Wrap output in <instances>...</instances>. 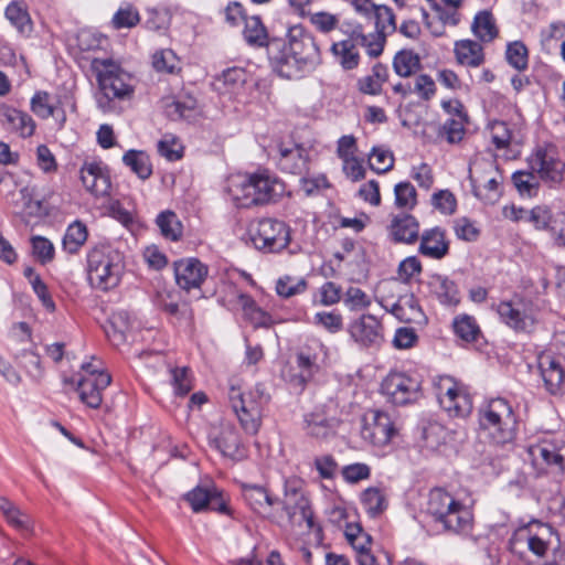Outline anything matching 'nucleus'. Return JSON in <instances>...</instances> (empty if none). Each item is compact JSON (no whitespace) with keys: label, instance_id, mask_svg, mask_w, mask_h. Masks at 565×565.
<instances>
[{"label":"nucleus","instance_id":"393cba45","mask_svg":"<svg viewBox=\"0 0 565 565\" xmlns=\"http://www.w3.org/2000/svg\"><path fill=\"white\" fill-rule=\"evenodd\" d=\"M0 124L22 138L31 137L35 130V122L29 114L6 104H0Z\"/></svg>","mask_w":565,"mask_h":565},{"label":"nucleus","instance_id":"0eeeda50","mask_svg":"<svg viewBox=\"0 0 565 565\" xmlns=\"http://www.w3.org/2000/svg\"><path fill=\"white\" fill-rule=\"evenodd\" d=\"M125 273V257L109 245L93 248L87 255V275L92 287L107 291L116 288Z\"/></svg>","mask_w":565,"mask_h":565},{"label":"nucleus","instance_id":"603ef678","mask_svg":"<svg viewBox=\"0 0 565 565\" xmlns=\"http://www.w3.org/2000/svg\"><path fill=\"white\" fill-rule=\"evenodd\" d=\"M195 99L189 97L185 100H171L166 103L164 113L172 120L189 119L195 110Z\"/></svg>","mask_w":565,"mask_h":565},{"label":"nucleus","instance_id":"f257e3e1","mask_svg":"<svg viewBox=\"0 0 565 565\" xmlns=\"http://www.w3.org/2000/svg\"><path fill=\"white\" fill-rule=\"evenodd\" d=\"M227 193L237 207H250L277 201L285 193V184L267 171L232 177Z\"/></svg>","mask_w":565,"mask_h":565},{"label":"nucleus","instance_id":"7ed1b4c3","mask_svg":"<svg viewBox=\"0 0 565 565\" xmlns=\"http://www.w3.org/2000/svg\"><path fill=\"white\" fill-rule=\"evenodd\" d=\"M288 50L277 57L279 73L287 78L310 73L321 63L320 49L316 39L301 25L288 30Z\"/></svg>","mask_w":565,"mask_h":565},{"label":"nucleus","instance_id":"680f3d73","mask_svg":"<svg viewBox=\"0 0 565 565\" xmlns=\"http://www.w3.org/2000/svg\"><path fill=\"white\" fill-rule=\"evenodd\" d=\"M343 303L350 311H361L370 307L371 298L358 287H349L344 292Z\"/></svg>","mask_w":565,"mask_h":565},{"label":"nucleus","instance_id":"052dcab7","mask_svg":"<svg viewBox=\"0 0 565 565\" xmlns=\"http://www.w3.org/2000/svg\"><path fill=\"white\" fill-rule=\"evenodd\" d=\"M375 18L376 32L386 35L396 29L395 15L391 8L376 6L372 14Z\"/></svg>","mask_w":565,"mask_h":565},{"label":"nucleus","instance_id":"9d476101","mask_svg":"<svg viewBox=\"0 0 565 565\" xmlns=\"http://www.w3.org/2000/svg\"><path fill=\"white\" fill-rule=\"evenodd\" d=\"M497 312L501 322L516 333H532L537 323L534 305L521 297L499 302Z\"/></svg>","mask_w":565,"mask_h":565},{"label":"nucleus","instance_id":"774afa93","mask_svg":"<svg viewBox=\"0 0 565 565\" xmlns=\"http://www.w3.org/2000/svg\"><path fill=\"white\" fill-rule=\"evenodd\" d=\"M309 21L315 29L321 33H330L339 25V17L326 11H318L309 14Z\"/></svg>","mask_w":565,"mask_h":565},{"label":"nucleus","instance_id":"2eb2a0df","mask_svg":"<svg viewBox=\"0 0 565 565\" xmlns=\"http://www.w3.org/2000/svg\"><path fill=\"white\" fill-rule=\"evenodd\" d=\"M530 169L548 184H559L564 180L565 162L550 148H537L527 159Z\"/></svg>","mask_w":565,"mask_h":565},{"label":"nucleus","instance_id":"0e129e2a","mask_svg":"<svg viewBox=\"0 0 565 565\" xmlns=\"http://www.w3.org/2000/svg\"><path fill=\"white\" fill-rule=\"evenodd\" d=\"M152 65L158 72L169 74L175 73L179 67V60L172 50H161L152 56Z\"/></svg>","mask_w":565,"mask_h":565},{"label":"nucleus","instance_id":"9b49d317","mask_svg":"<svg viewBox=\"0 0 565 565\" xmlns=\"http://www.w3.org/2000/svg\"><path fill=\"white\" fill-rule=\"evenodd\" d=\"M254 246L263 252L278 253L290 243V227L282 221L262 218L249 230Z\"/></svg>","mask_w":565,"mask_h":565},{"label":"nucleus","instance_id":"e433bc0d","mask_svg":"<svg viewBox=\"0 0 565 565\" xmlns=\"http://www.w3.org/2000/svg\"><path fill=\"white\" fill-rule=\"evenodd\" d=\"M0 512L3 518L15 530L22 533H29L33 529V521L29 514L20 510L13 502L7 498L0 497Z\"/></svg>","mask_w":565,"mask_h":565},{"label":"nucleus","instance_id":"39448f33","mask_svg":"<svg viewBox=\"0 0 565 565\" xmlns=\"http://www.w3.org/2000/svg\"><path fill=\"white\" fill-rule=\"evenodd\" d=\"M426 512L447 532L462 534L472 527L471 510L443 489L429 492Z\"/></svg>","mask_w":565,"mask_h":565},{"label":"nucleus","instance_id":"09e8293b","mask_svg":"<svg viewBox=\"0 0 565 565\" xmlns=\"http://www.w3.org/2000/svg\"><path fill=\"white\" fill-rule=\"evenodd\" d=\"M361 503L372 518L380 515L387 507L386 499L379 488H367L361 494Z\"/></svg>","mask_w":565,"mask_h":565},{"label":"nucleus","instance_id":"c03bdc74","mask_svg":"<svg viewBox=\"0 0 565 565\" xmlns=\"http://www.w3.org/2000/svg\"><path fill=\"white\" fill-rule=\"evenodd\" d=\"M122 161L141 180H147L152 174L150 158L145 151L134 149L128 150L124 154Z\"/></svg>","mask_w":565,"mask_h":565},{"label":"nucleus","instance_id":"1a4fd4ad","mask_svg":"<svg viewBox=\"0 0 565 565\" xmlns=\"http://www.w3.org/2000/svg\"><path fill=\"white\" fill-rule=\"evenodd\" d=\"M383 395L394 405L416 403L423 396L422 380L417 374L392 371L382 382Z\"/></svg>","mask_w":565,"mask_h":565},{"label":"nucleus","instance_id":"4468645a","mask_svg":"<svg viewBox=\"0 0 565 565\" xmlns=\"http://www.w3.org/2000/svg\"><path fill=\"white\" fill-rule=\"evenodd\" d=\"M347 331L351 340L361 349H375L384 341L383 326L371 313H363L350 321Z\"/></svg>","mask_w":565,"mask_h":565},{"label":"nucleus","instance_id":"e2e57ef3","mask_svg":"<svg viewBox=\"0 0 565 565\" xmlns=\"http://www.w3.org/2000/svg\"><path fill=\"white\" fill-rule=\"evenodd\" d=\"M467 122V115H457V117H449L443 125V135L449 143L459 142L465 135V124Z\"/></svg>","mask_w":565,"mask_h":565},{"label":"nucleus","instance_id":"f03ea898","mask_svg":"<svg viewBox=\"0 0 565 565\" xmlns=\"http://www.w3.org/2000/svg\"><path fill=\"white\" fill-rule=\"evenodd\" d=\"M92 70L98 83L96 103L102 111L114 113L117 110L116 100L132 98L131 76L118 63L110 58H94Z\"/></svg>","mask_w":565,"mask_h":565},{"label":"nucleus","instance_id":"ddd939ff","mask_svg":"<svg viewBox=\"0 0 565 565\" xmlns=\"http://www.w3.org/2000/svg\"><path fill=\"white\" fill-rule=\"evenodd\" d=\"M529 455L535 466H546L553 472L565 470V440L546 436L529 447Z\"/></svg>","mask_w":565,"mask_h":565},{"label":"nucleus","instance_id":"6ab92c4d","mask_svg":"<svg viewBox=\"0 0 565 565\" xmlns=\"http://www.w3.org/2000/svg\"><path fill=\"white\" fill-rule=\"evenodd\" d=\"M184 499L191 505L193 512L199 513L206 509L216 511L223 514L228 513L227 502L223 492L216 487H202L198 486L189 491Z\"/></svg>","mask_w":565,"mask_h":565},{"label":"nucleus","instance_id":"ea45409f","mask_svg":"<svg viewBox=\"0 0 565 565\" xmlns=\"http://www.w3.org/2000/svg\"><path fill=\"white\" fill-rule=\"evenodd\" d=\"M237 302L242 308L244 318L255 328L269 327L271 324V317L264 311L249 295L239 294L237 296Z\"/></svg>","mask_w":565,"mask_h":565},{"label":"nucleus","instance_id":"72a5a7b5","mask_svg":"<svg viewBox=\"0 0 565 565\" xmlns=\"http://www.w3.org/2000/svg\"><path fill=\"white\" fill-rule=\"evenodd\" d=\"M339 420L327 417L322 413H310L305 416V430L307 435L317 439H326L337 431Z\"/></svg>","mask_w":565,"mask_h":565},{"label":"nucleus","instance_id":"bb28decb","mask_svg":"<svg viewBox=\"0 0 565 565\" xmlns=\"http://www.w3.org/2000/svg\"><path fill=\"white\" fill-rule=\"evenodd\" d=\"M387 230L395 243L411 245L419 238V222L411 214L401 213L393 216Z\"/></svg>","mask_w":565,"mask_h":565},{"label":"nucleus","instance_id":"aec40b11","mask_svg":"<svg viewBox=\"0 0 565 565\" xmlns=\"http://www.w3.org/2000/svg\"><path fill=\"white\" fill-rule=\"evenodd\" d=\"M207 274V266L198 258L189 257L174 263L175 281L183 290L199 289Z\"/></svg>","mask_w":565,"mask_h":565},{"label":"nucleus","instance_id":"37998d69","mask_svg":"<svg viewBox=\"0 0 565 565\" xmlns=\"http://www.w3.org/2000/svg\"><path fill=\"white\" fill-rule=\"evenodd\" d=\"M87 227L84 223L75 221L70 224L63 236V249L68 254H76L87 241Z\"/></svg>","mask_w":565,"mask_h":565},{"label":"nucleus","instance_id":"6e6552de","mask_svg":"<svg viewBox=\"0 0 565 565\" xmlns=\"http://www.w3.org/2000/svg\"><path fill=\"white\" fill-rule=\"evenodd\" d=\"M472 194L484 204H495L502 195V175L492 160H479L469 167Z\"/></svg>","mask_w":565,"mask_h":565},{"label":"nucleus","instance_id":"4be33fe9","mask_svg":"<svg viewBox=\"0 0 565 565\" xmlns=\"http://www.w3.org/2000/svg\"><path fill=\"white\" fill-rule=\"evenodd\" d=\"M275 151V158L281 171L301 174L307 169V151L303 147L294 142H279Z\"/></svg>","mask_w":565,"mask_h":565},{"label":"nucleus","instance_id":"3c124183","mask_svg":"<svg viewBox=\"0 0 565 565\" xmlns=\"http://www.w3.org/2000/svg\"><path fill=\"white\" fill-rule=\"evenodd\" d=\"M305 278H298L290 275L281 276L276 281V292L279 297L290 298L303 294L307 289Z\"/></svg>","mask_w":565,"mask_h":565},{"label":"nucleus","instance_id":"49530a36","mask_svg":"<svg viewBox=\"0 0 565 565\" xmlns=\"http://www.w3.org/2000/svg\"><path fill=\"white\" fill-rule=\"evenodd\" d=\"M420 58L418 54L409 50L397 52L393 60V68L395 73L402 77H409L420 70Z\"/></svg>","mask_w":565,"mask_h":565},{"label":"nucleus","instance_id":"a878e982","mask_svg":"<svg viewBox=\"0 0 565 565\" xmlns=\"http://www.w3.org/2000/svg\"><path fill=\"white\" fill-rule=\"evenodd\" d=\"M210 441L223 456L233 459L243 457L239 434L231 424H223L218 430L211 433Z\"/></svg>","mask_w":565,"mask_h":565},{"label":"nucleus","instance_id":"de8ad7c7","mask_svg":"<svg viewBox=\"0 0 565 565\" xmlns=\"http://www.w3.org/2000/svg\"><path fill=\"white\" fill-rule=\"evenodd\" d=\"M394 154L384 146H375L369 154V166L376 173H386L394 167Z\"/></svg>","mask_w":565,"mask_h":565},{"label":"nucleus","instance_id":"bf43d9fd","mask_svg":"<svg viewBox=\"0 0 565 565\" xmlns=\"http://www.w3.org/2000/svg\"><path fill=\"white\" fill-rule=\"evenodd\" d=\"M32 253L33 256L41 263L47 264L54 259L55 248L53 243L40 235L31 237Z\"/></svg>","mask_w":565,"mask_h":565},{"label":"nucleus","instance_id":"a18cd8bd","mask_svg":"<svg viewBox=\"0 0 565 565\" xmlns=\"http://www.w3.org/2000/svg\"><path fill=\"white\" fill-rule=\"evenodd\" d=\"M156 223L164 238L177 242L182 237L183 226L174 212L169 210L161 212Z\"/></svg>","mask_w":565,"mask_h":565},{"label":"nucleus","instance_id":"5fc2aeb1","mask_svg":"<svg viewBox=\"0 0 565 565\" xmlns=\"http://www.w3.org/2000/svg\"><path fill=\"white\" fill-rule=\"evenodd\" d=\"M395 205L399 209L413 210L417 204V193L411 182H399L394 188Z\"/></svg>","mask_w":565,"mask_h":565},{"label":"nucleus","instance_id":"c9c22d12","mask_svg":"<svg viewBox=\"0 0 565 565\" xmlns=\"http://www.w3.org/2000/svg\"><path fill=\"white\" fill-rule=\"evenodd\" d=\"M246 78L247 75L243 68L231 67L216 78V88L221 94L236 98L242 94Z\"/></svg>","mask_w":565,"mask_h":565},{"label":"nucleus","instance_id":"5701e85b","mask_svg":"<svg viewBox=\"0 0 565 565\" xmlns=\"http://www.w3.org/2000/svg\"><path fill=\"white\" fill-rule=\"evenodd\" d=\"M81 180L85 189L95 196L109 194L111 182L108 170L99 162H85L81 169Z\"/></svg>","mask_w":565,"mask_h":565},{"label":"nucleus","instance_id":"423d86ee","mask_svg":"<svg viewBox=\"0 0 565 565\" xmlns=\"http://www.w3.org/2000/svg\"><path fill=\"white\" fill-rule=\"evenodd\" d=\"M479 425L494 444L504 445L516 436L518 416L507 399L497 397L479 408Z\"/></svg>","mask_w":565,"mask_h":565},{"label":"nucleus","instance_id":"c756f323","mask_svg":"<svg viewBox=\"0 0 565 565\" xmlns=\"http://www.w3.org/2000/svg\"><path fill=\"white\" fill-rule=\"evenodd\" d=\"M282 509L287 515L292 512H303L309 509V499L305 495L302 489V481L296 477L287 478L284 482V500L281 501Z\"/></svg>","mask_w":565,"mask_h":565},{"label":"nucleus","instance_id":"7c9ffc66","mask_svg":"<svg viewBox=\"0 0 565 565\" xmlns=\"http://www.w3.org/2000/svg\"><path fill=\"white\" fill-rule=\"evenodd\" d=\"M359 43L355 36V30L345 40L332 43L330 51L335 61L345 71L354 70L360 63Z\"/></svg>","mask_w":565,"mask_h":565},{"label":"nucleus","instance_id":"864d4df0","mask_svg":"<svg viewBox=\"0 0 565 565\" xmlns=\"http://www.w3.org/2000/svg\"><path fill=\"white\" fill-rule=\"evenodd\" d=\"M6 18L11 22L19 32L25 33L31 31L32 24L28 11L17 2L10 3L6 8Z\"/></svg>","mask_w":565,"mask_h":565},{"label":"nucleus","instance_id":"f3484780","mask_svg":"<svg viewBox=\"0 0 565 565\" xmlns=\"http://www.w3.org/2000/svg\"><path fill=\"white\" fill-rule=\"evenodd\" d=\"M320 355L310 347L302 348L296 358L299 373H294L291 367L281 371L282 379L296 388L302 390L305 385L319 372Z\"/></svg>","mask_w":565,"mask_h":565},{"label":"nucleus","instance_id":"20e7f679","mask_svg":"<svg viewBox=\"0 0 565 565\" xmlns=\"http://www.w3.org/2000/svg\"><path fill=\"white\" fill-rule=\"evenodd\" d=\"M270 398V394L263 383L255 384L246 392L234 386L230 388V406L246 435L255 436L258 434L263 424L265 407L269 404Z\"/></svg>","mask_w":565,"mask_h":565},{"label":"nucleus","instance_id":"13d9d810","mask_svg":"<svg viewBox=\"0 0 565 565\" xmlns=\"http://www.w3.org/2000/svg\"><path fill=\"white\" fill-rule=\"evenodd\" d=\"M535 172L532 170L527 171H516L512 175V181L520 194L534 196L539 190V183L535 178Z\"/></svg>","mask_w":565,"mask_h":565},{"label":"nucleus","instance_id":"473e14b6","mask_svg":"<svg viewBox=\"0 0 565 565\" xmlns=\"http://www.w3.org/2000/svg\"><path fill=\"white\" fill-rule=\"evenodd\" d=\"M541 375L546 390L551 394L561 393L564 390L565 373L562 365L551 355L540 359Z\"/></svg>","mask_w":565,"mask_h":565},{"label":"nucleus","instance_id":"a211bd4d","mask_svg":"<svg viewBox=\"0 0 565 565\" xmlns=\"http://www.w3.org/2000/svg\"><path fill=\"white\" fill-rule=\"evenodd\" d=\"M531 223L536 230L547 231L555 245L565 247V212L553 213L545 205H537L531 210Z\"/></svg>","mask_w":565,"mask_h":565},{"label":"nucleus","instance_id":"4d7b16f0","mask_svg":"<svg viewBox=\"0 0 565 565\" xmlns=\"http://www.w3.org/2000/svg\"><path fill=\"white\" fill-rule=\"evenodd\" d=\"M455 333L467 342L475 341L480 332L475 318L462 315L454 320Z\"/></svg>","mask_w":565,"mask_h":565},{"label":"nucleus","instance_id":"79ce46f5","mask_svg":"<svg viewBox=\"0 0 565 565\" xmlns=\"http://www.w3.org/2000/svg\"><path fill=\"white\" fill-rule=\"evenodd\" d=\"M243 35L245 41L252 46L263 47L268 45L267 30L257 15L245 18Z\"/></svg>","mask_w":565,"mask_h":565},{"label":"nucleus","instance_id":"6e6d98bb","mask_svg":"<svg viewBox=\"0 0 565 565\" xmlns=\"http://www.w3.org/2000/svg\"><path fill=\"white\" fill-rule=\"evenodd\" d=\"M140 21L138 10L130 3L122 4L113 17L115 29H130L136 26Z\"/></svg>","mask_w":565,"mask_h":565},{"label":"nucleus","instance_id":"2f4dec72","mask_svg":"<svg viewBox=\"0 0 565 565\" xmlns=\"http://www.w3.org/2000/svg\"><path fill=\"white\" fill-rule=\"evenodd\" d=\"M429 292L444 306L456 307L460 302L457 284L447 276L433 275L428 280Z\"/></svg>","mask_w":565,"mask_h":565},{"label":"nucleus","instance_id":"69168bd1","mask_svg":"<svg viewBox=\"0 0 565 565\" xmlns=\"http://www.w3.org/2000/svg\"><path fill=\"white\" fill-rule=\"evenodd\" d=\"M30 104L31 110L42 119L55 116L56 108L51 103V96L47 92H36L31 98Z\"/></svg>","mask_w":565,"mask_h":565},{"label":"nucleus","instance_id":"cd10ccee","mask_svg":"<svg viewBox=\"0 0 565 565\" xmlns=\"http://www.w3.org/2000/svg\"><path fill=\"white\" fill-rule=\"evenodd\" d=\"M418 252L431 259H443L449 253V241L446 232L439 226L425 230L420 235Z\"/></svg>","mask_w":565,"mask_h":565},{"label":"nucleus","instance_id":"c85d7f7f","mask_svg":"<svg viewBox=\"0 0 565 565\" xmlns=\"http://www.w3.org/2000/svg\"><path fill=\"white\" fill-rule=\"evenodd\" d=\"M242 494L249 508L262 518L270 519L271 509L279 499L269 494L266 488L257 484H244Z\"/></svg>","mask_w":565,"mask_h":565},{"label":"nucleus","instance_id":"f704fd0d","mask_svg":"<svg viewBox=\"0 0 565 565\" xmlns=\"http://www.w3.org/2000/svg\"><path fill=\"white\" fill-rule=\"evenodd\" d=\"M170 295H158V306L166 312L170 319L180 328H190L193 322V312L185 302L179 305L172 300H168Z\"/></svg>","mask_w":565,"mask_h":565},{"label":"nucleus","instance_id":"b1692460","mask_svg":"<svg viewBox=\"0 0 565 565\" xmlns=\"http://www.w3.org/2000/svg\"><path fill=\"white\" fill-rule=\"evenodd\" d=\"M553 535L552 526L541 522H532L518 534V541H524L527 548L535 556L543 557L551 545Z\"/></svg>","mask_w":565,"mask_h":565},{"label":"nucleus","instance_id":"dca6fc26","mask_svg":"<svg viewBox=\"0 0 565 565\" xmlns=\"http://www.w3.org/2000/svg\"><path fill=\"white\" fill-rule=\"evenodd\" d=\"M395 434L394 422L387 413L372 409L363 416L361 436L371 445L383 447L391 441Z\"/></svg>","mask_w":565,"mask_h":565},{"label":"nucleus","instance_id":"f8f14e48","mask_svg":"<svg viewBox=\"0 0 565 565\" xmlns=\"http://www.w3.org/2000/svg\"><path fill=\"white\" fill-rule=\"evenodd\" d=\"M435 392L439 405L455 417H463L471 411L472 404L465 387L451 376H439L435 381Z\"/></svg>","mask_w":565,"mask_h":565},{"label":"nucleus","instance_id":"8fccbe9b","mask_svg":"<svg viewBox=\"0 0 565 565\" xmlns=\"http://www.w3.org/2000/svg\"><path fill=\"white\" fill-rule=\"evenodd\" d=\"M392 312L398 319L406 322H417L424 316L414 297L399 299L392 308Z\"/></svg>","mask_w":565,"mask_h":565},{"label":"nucleus","instance_id":"338daca9","mask_svg":"<svg viewBox=\"0 0 565 565\" xmlns=\"http://www.w3.org/2000/svg\"><path fill=\"white\" fill-rule=\"evenodd\" d=\"M170 374L171 384L177 395L184 396L192 390V379L188 367L171 369Z\"/></svg>","mask_w":565,"mask_h":565},{"label":"nucleus","instance_id":"58836bf2","mask_svg":"<svg viewBox=\"0 0 565 565\" xmlns=\"http://www.w3.org/2000/svg\"><path fill=\"white\" fill-rule=\"evenodd\" d=\"M19 199L13 202L15 213L20 215L24 223H29L31 217L42 215V202L33 200V190L24 186L19 190Z\"/></svg>","mask_w":565,"mask_h":565},{"label":"nucleus","instance_id":"412c9836","mask_svg":"<svg viewBox=\"0 0 565 565\" xmlns=\"http://www.w3.org/2000/svg\"><path fill=\"white\" fill-rule=\"evenodd\" d=\"M111 383L109 373L84 375L76 382L81 401L90 408H98L103 402V392Z\"/></svg>","mask_w":565,"mask_h":565},{"label":"nucleus","instance_id":"4c0bfd02","mask_svg":"<svg viewBox=\"0 0 565 565\" xmlns=\"http://www.w3.org/2000/svg\"><path fill=\"white\" fill-rule=\"evenodd\" d=\"M455 54L458 63L466 66L478 67L484 61L482 46L472 40H461L455 43Z\"/></svg>","mask_w":565,"mask_h":565},{"label":"nucleus","instance_id":"a19ab883","mask_svg":"<svg viewBox=\"0 0 565 565\" xmlns=\"http://www.w3.org/2000/svg\"><path fill=\"white\" fill-rule=\"evenodd\" d=\"M472 33L482 42H491L498 36V28L491 11H479L471 24Z\"/></svg>","mask_w":565,"mask_h":565}]
</instances>
